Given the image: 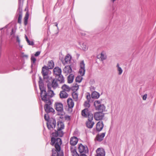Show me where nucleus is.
Masks as SVG:
<instances>
[{"mask_svg": "<svg viewBox=\"0 0 156 156\" xmlns=\"http://www.w3.org/2000/svg\"><path fill=\"white\" fill-rule=\"evenodd\" d=\"M62 144V139L59 138L56 139L52 137L50 144L52 146L54 145L55 149L52 150V154L51 156H64L63 153L61 151V145Z\"/></svg>", "mask_w": 156, "mask_h": 156, "instance_id": "obj_1", "label": "nucleus"}, {"mask_svg": "<svg viewBox=\"0 0 156 156\" xmlns=\"http://www.w3.org/2000/svg\"><path fill=\"white\" fill-rule=\"evenodd\" d=\"M48 90L47 92H46V88H45L42 92L40 93L41 97V99L43 101H45L47 102V101H51V98L53 97L55 95V94L53 90H51V87H47Z\"/></svg>", "mask_w": 156, "mask_h": 156, "instance_id": "obj_2", "label": "nucleus"}, {"mask_svg": "<svg viewBox=\"0 0 156 156\" xmlns=\"http://www.w3.org/2000/svg\"><path fill=\"white\" fill-rule=\"evenodd\" d=\"M57 130H55V132L51 133L52 137L55 138L57 137H62L64 134V133L62 130L65 128L64 123L62 121H58L57 122Z\"/></svg>", "mask_w": 156, "mask_h": 156, "instance_id": "obj_3", "label": "nucleus"}, {"mask_svg": "<svg viewBox=\"0 0 156 156\" xmlns=\"http://www.w3.org/2000/svg\"><path fill=\"white\" fill-rule=\"evenodd\" d=\"M80 69L79 70V73L80 76H78L76 78L75 81L76 82L79 83H80L83 77L82 76H83L85 73V64L83 60L81 61L80 64Z\"/></svg>", "mask_w": 156, "mask_h": 156, "instance_id": "obj_4", "label": "nucleus"}, {"mask_svg": "<svg viewBox=\"0 0 156 156\" xmlns=\"http://www.w3.org/2000/svg\"><path fill=\"white\" fill-rule=\"evenodd\" d=\"M23 0H18V8L16 14V17L18 16V23L19 24L21 23L22 17V7Z\"/></svg>", "mask_w": 156, "mask_h": 156, "instance_id": "obj_5", "label": "nucleus"}, {"mask_svg": "<svg viewBox=\"0 0 156 156\" xmlns=\"http://www.w3.org/2000/svg\"><path fill=\"white\" fill-rule=\"evenodd\" d=\"M46 82L47 83V87H52L53 89H55L59 87L57 81L55 78L52 79L50 77L47 79Z\"/></svg>", "mask_w": 156, "mask_h": 156, "instance_id": "obj_6", "label": "nucleus"}, {"mask_svg": "<svg viewBox=\"0 0 156 156\" xmlns=\"http://www.w3.org/2000/svg\"><path fill=\"white\" fill-rule=\"evenodd\" d=\"M101 102L100 101H95L94 102V106L96 110L103 112L105 111V107L104 104H101Z\"/></svg>", "mask_w": 156, "mask_h": 156, "instance_id": "obj_7", "label": "nucleus"}, {"mask_svg": "<svg viewBox=\"0 0 156 156\" xmlns=\"http://www.w3.org/2000/svg\"><path fill=\"white\" fill-rule=\"evenodd\" d=\"M46 104L44 106V109L45 111L47 114H48L50 112L55 113V111L50 106L52 104V102L51 101H47V102L45 101H43Z\"/></svg>", "mask_w": 156, "mask_h": 156, "instance_id": "obj_8", "label": "nucleus"}, {"mask_svg": "<svg viewBox=\"0 0 156 156\" xmlns=\"http://www.w3.org/2000/svg\"><path fill=\"white\" fill-rule=\"evenodd\" d=\"M56 122L55 119L51 118L47 123V125L48 129L52 130L55 128L56 126Z\"/></svg>", "mask_w": 156, "mask_h": 156, "instance_id": "obj_9", "label": "nucleus"}, {"mask_svg": "<svg viewBox=\"0 0 156 156\" xmlns=\"http://www.w3.org/2000/svg\"><path fill=\"white\" fill-rule=\"evenodd\" d=\"M55 109L58 112V115H63L64 113L63 105L60 102H56L55 103Z\"/></svg>", "mask_w": 156, "mask_h": 156, "instance_id": "obj_10", "label": "nucleus"}, {"mask_svg": "<svg viewBox=\"0 0 156 156\" xmlns=\"http://www.w3.org/2000/svg\"><path fill=\"white\" fill-rule=\"evenodd\" d=\"M49 68L46 66H44L42 68L41 73L44 78L46 79H48L50 77L48 75Z\"/></svg>", "mask_w": 156, "mask_h": 156, "instance_id": "obj_11", "label": "nucleus"}, {"mask_svg": "<svg viewBox=\"0 0 156 156\" xmlns=\"http://www.w3.org/2000/svg\"><path fill=\"white\" fill-rule=\"evenodd\" d=\"M81 115L83 117L86 118H88L94 115L91 111L87 108H85L82 111Z\"/></svg>", "mask_w": 156, "mask_h": 156, "instance_id": "obj_12", "label": "nucleus"}, {"mask_svg": "<svg viewBox=\"0 0 156 156\" xmlns=\"http://www.w3.org/2000/svg\"><path fill=\"white\" fill-rule=\"evenodd\" d=\"M78 149L79 151L80 154L86 153H88V150L87 146H84L82 144H79Z\"/></svg>", "mask_w": 156, "mask_h": 156, "instance_id": "obj_13", "label": "nucleus"}, {"mask_svg": "<svg viewBox=\"0 0 156 156\" xmlns=\"http://www.w3.org/2000/svg\"><path fill=\"white\" fill-rule=\"evenodd\" d=\"M104 114L102 112H96L94 113V117L96 120H101L103 119Z\"/></svg>", "mask_w": 156, "mask_h": 156, "instance_id": "obj_14", "label": "nucleus"}, {"mask_svg": "<svg viewBox=\"0 0 156 156\" xmlns=\"http://www.w3.org/2000/svg\"><path fill=\"white\" fill-rule=\"evenodd\" d=\"M94 115L88 118V120L86 121V125L87 127L90 129L92 128L94 124L93 120Z\"/></svg>", "mask_w": 156, "mask_h": 156, "instance_id": "obj_15", "label": "nucleus"}, {"mask_svg": "<svg viewBox=\"0 0 156 156\" xmlns=\"http://www.w3.org/2000/svg\"><path fill=\"white\" fill-rule=\"evenodd\" d=\"M67 102L68 105V110L70 112H72V108L74 106V103L71 98H69L67 100Z\"/></svg>", "mask_w": 156, "mask_h": 156, "instance_id": "obj_16", "label": "nucleus"}, {"mask_svg": "<svg viewBox=\"0 0 156 156\" xmlns=\"http://www.w3.org/2000/svg\"><path fill=\"white\" fill-rule=\"evenodd\" d=\"M71 57L69 54H68L66 55L64 58V61L61 59L62 63L64 65H65L67 64H69L70 63Z\"/></svg>", "mask_w": 156, "mask_h": 156, "instance_id": "obj_17", "label": "nucleus"}, {"mask_svg": "<svg viewBox=\"0 0 156 156\" xmlns=\"http://www.w3.org/2000/svg\"><path fill=\"white\" fill-rule=\"evenodd\" d=\"M97 154L95 156H105V152L104 149L102 148H99L96 150Z\"/></svg>", "mask_w": 156, "mask_h": 156, "instance_id": "obj_18", "label": "nucleus"}, {"mask_svg": "<svg viewBox=\"0 0 156 156\" xmlns=\"http://www.w3.org/2000/svg\"><path fill=\"white\" fill-rule=\"evenodd\" d=\"M72 71V69L71 65H67L63 69L64 73L67 75L71 73Z\"/></svg>", "mask_w": 156, "mask_h": 156, "instance_id": "obj_19", "label": "nucleus"}, {"mask_svg": "<svg viewBox=\"0 0 156 156\" xmlns=\"http://www.w3.org/2000/svg\"><path fill=\"white\" fill-rule=\"evenodd\" d=\"M104 124L102 121H99L96 124V130L98 132H100L103 129Z\"/></svg>", "mask_w": 156, "mask_h": 156, "instance_id": "obj_20", "label": "nucleus"}, {"mask_svg": "<svg viewBox=\"0 0 156 156\" xmlns=\"http://www.w3.org/2000/svg\"><path fill=\"white\" fill-rule=\"evenodd\" d=\"M78 142V139L77 137L73 136L70 138L69 143L71 145L74 146L77 144Z\"/></svg>", "mask_w": 156, "mask_h": 156, "instance_id": "obj_21", "label": "nucleus"}, {"mask_svg": "<svg viewBox=\"0 0 156 156\" xmlns=\"http://www.w3.org/2000/svg\"><path fill=\"white\" fill-rule=\"evenodd\" d=\"M55 78L57 81H59L60 83H64L65 80L62 74L55 76Z\"/></svg>", "mask_w": 156, "mask_h": 156, "instance_id": "obj_22", "label": "nucleus"}, {"mask_svg": "<svg viewBox=\"0 0 156 156\" xmlns=\"http://www.w3.org/2000/svg\"><path fill=\"white\" fill-rule=\"evenodd\" d=\"M105 132L103 133L100 134H98L96 136L95 139L99 142L102 141L105 137Z\"/></svg>", "mask_w": 156, "mask_h": 156, "instance_id": "obj_23", "label": "nucleus"}, {"mask_svg": "<svg viewBox=\"0 0 156 156\" xmlns=\"http://www.w3.org/2000/svg\"><path fill=\"white\" fill-rule=\"evenodd\" d=\"M53 72L55 76L61 74V69L58 67H56L53 69Z\"/></svg>", "mask_w": 156, "mask_h": 156, "instance_id": "obj_24", "label": "nucleus"}, {"mask_svg": "<svg viewBox=\"0 0 156 156\" xmlns=\"http://www.w3.org/2000/svg\"><path fill=\"white\" fill-rule=\"evenodd\" d=\"M70 151L72 153L73 156H80L79 154L77 152L76 147L71 146L70 147Z\"/></svg>", "mask_w": 156, "mask_h": 156, "instance_id": "obj_25", "label": "nucleus"}, {"mask_svg": "<svg viewBox=\"0 0 156 156\" xmlns=\"http://www.w3.org/2000/svg\"><path fill=\"white\" fill-rule=\"evenodd\" d=\"M39 87L40 89L41 92H42L43 89L45 87H44V84L41 78L39 77Z\"/></svg>", "mask_w": 156, "mask_h": 156, "instance_id": "obj_26", "label": "nucleus"}, {"mask_svg": "<svg viewBox=\"0 0 156 156\" xmlns=\"http://www.w3.org/2000/svg\"><path fill=\"white\" fill-rule=\"evenodd\" d=\"M60 97L61 98H67L68 94L65 91H61L59 94Z\"/></svg>", "mask_w": 156, "mask_h": 156, "instance_id": "obj_27", "label": "nucleus"}, {"mask_svg": "<svg viewBox=\"0 0 156 156\" xmlns=\"http://www.w3.org/2000/svg\"><path fill=\"white\" fill-rule=\"evenodd\" d=\"M100 96L99 93L96 91L93 92L91 94V97L92 98L98 99L99 97Z\"/></svg>", "mask_w": 156, "mask_h": 156, "instance_id": "obj_28", "label": "nucleus"}, {"mask_svg": "<svg viewBox=\"0 0 156 156\" xmlns=\"http://www.w3.org/2000/svg\"><path fill=\"white\" fill-rule=\"evenodd\" d=\"M100 58L102 61L105 60L106 59L107 55L105 51H102L101 53V56Z\"/></svg>", "mask_w": 156, "mask_h": 156, "instance_id": "obj_29", "label": "nucleus"}, {"mask_svg": "<svg viewBox=\"0 0 156 156\" xmlns=\"http://www.w3.org/2000/svg\"><path fill=\"white\" fill-rule=\"evenodd\" d=\"M74 75L73 74H70L68 77V82L70 83H72L74 79Z\"/></svg>", "mask_w": 156, "mask_h": 156, "instance_id": "obj_30", "label": "nucleus"}, {"mask_svg": "<svg viewBox=\"0 0 156 156\" xmlns=\"http://www.w3.org/2000/svg\"><path fill=\"white\" fill-rule=\"evenodd\" d=\"M62 88L63 90L62 91H67L69 92L70 91L71 88L69 86L66 85L64 84L62 87Z\"/></svg>", "mask_w": 156, "mask_h": 156, "instance_id": "obj_31", "label": "nucleus"}, {"mask_svg": "<svg viewBox=\"0 0 156 156\" xmlns=\"http://www.w3.org/2000/svg\"><path fill=\"white\" fill-rule=\"evenodd\" d=\"M54 66V63L53 60H51L48 62L47 67L50 69H52Z\"/></svg>", "mask_w": 156, "mask_h": 156, "instance_id": "obj_32", "label": "nucleus"}, {"mask_svg": "<svg viewBox=\"0 0 156 156\" xmlns=\"http://www.w3.org/2000/svg\"><path fill=\"white\" fill-rule=\"evenodd\" d=\"M31 68H32L36 61V58L33 55L31 56Z\"/></svg>", "mask_w": 156, "mask_h": 156, "instance_id": "obj_33", "label": "nucleus"}, {"mask_svg": "<svg viewBox=\"0 0 156 156\" xmlns=\"http://www.w3.org/2000/svg\"><path fill=\"white\" fill-rule=\"evenodd\" d=\"M72 96L73 99L75 101H77L78 99V94L77 93L75 92H73L72 93Z\"/></svg>", "mask_w": 156, "mask_h": 156, "instance_id": "obj_34", "label": "nucleus"}, {"mask_svg": "<svg viewBox=\"0 0 156 156\" xmlns=\"http://www.w3.org/2000/svg\"><path fill=\"white\" fill-rule=\"evenodd\" d=\"M90 101H84V103L83 104V105L84 107L85 108H87L88 109V108L90 107Z\"/></svg>", "mask_w": 156, "mask_h": 156, "instance_id": "obj_35", "label": "nucleus"}, {"mask_svg": "<svg viewBox=\"0 0 156 156\" xmlns=\"http://www.w3.org/2000/svg\"><path fill=\"white\" fill-rule=\"evenodd\" d=\"M29 16L28 13L27 12L24 18V23L25 25H26L27 24V21L28 19Z\"/></svg>", "mask_w": 156, "mask_h": 156, "instance_id": "obj_36", "label": "nucleus"}, {"mask_svg": "<svg viewBox=\"0 0 156 156\" xmlns=\"http://www.w3.org/2000/svg\"><path fill=\"white\" fill-rule=\"evenodd\" d=\"M71 90H72L73 91V92H76V91L78 90L79 89V85H78L77 84H76L75 86H73L71 88Z\"/></svg>", "mask_w": 156, "mask_h": 156, "instance_id": "obj_37", "label": "nucleus"}, {"mask_svg": "<svg viewBox=\"0 0 156 156\" xmlns=\"http://www.w3.org/2000/svg\"><path fill=\"white\" fill-rule=\"evenodd\" d=\"M117 67L118 68V71H119V74L121 75L122 72V68L119 66L118 63L117 64Z\"/></svg>", "mask_w": 156, "mask_h": 156, "instance_id": "obj_38", "label": "nucleus"}, {"mask_svg": "<svg viewBox=\"0 0 156 156\" xmlns=\"http://www.w3.org/2000/svg\"><path fill=\"white\" fill-rule=\"evenodd\" d=\"M86 98L87 99V101H90L91 99V97L90 94L89 93H87V94L86 95Z\"/></svg>", "mask_w": 156, "mask_h": 156, "instance_id": "obj_39", "label": "nucleus"}, {"mask_svg": "<svg viewBox=\"0 0 156 156\" xmlns=\"http://www.w3.org/2000/svg\"><path fill=\"white\" fill-rule=\"evenodd\" d=\"M16 32V30H15L13 28H12V29L11 32L10 33V35L12 36L13 37H14Z\"/></svg>", "mask_w": 156, "mask_h": 156, "instance_id": "obj_40", "label": "nucleus"}, {"mask_svg": "<svg viewBox=\"0 0 156 156\" xmlns=\"http://www.w3.org/2000/svg\"><path fill=\"white\" fill-rule=\"evenodd\" d=\"M44 118L45 120L48 122L49 121V117L48 114H45L44 115Z\"/></svg>", "mask_w": 156, "mask_h": 156, "instance_id": "obj_41", "label": "nucleus"}, {"mask_svg": "<svg viewBox=\"0 0 156 156\" xmlns=\"http://www.w3.org/2000/svg\"><path fill=\"white\" fill-rule=\"evenodd\" d=\"M27 42L29 45H33L34 44V43L33 41H30V40H29Z\"/></svg>", "mask_w": 156, "mask_h": 156, "instance_id": "obj_42", "label": "nucleus"}, {"mask_svg": "<svg viewBox=\"0 0 156 156\" xmlns=\"http://www.w3.org/2000/svg\"><path fill=\"white\" fill-rule=\"evenodd\" d=\"M16 38L17 41L18 43L19 44H20V40L18 36H16Z\"/></svg>", "mask_w": 156, "mask_h": 156, "instance_id": "obj_43", "label": "nucleus"}, {"mask_svg": "<svg viewBox=\"0 0 156 156\" xmlns=\"http://www.w3.org/2000/svg\"><path fill=\"white\" fill-rule=\"evenodd\" d=\"M41 52L40 51H37L35 54L34 56H39Z\"/></svg>", "mask_w": 156, "mask_h": 156, "instance_id": "obj_44", "label": "nucleus"}, {"mask_svg": "<svg viewBox=\"0 0 156 156\" xmlns=\"http://www.w3.org/2000/svg\"><path fill=\"white\" fill-rule=\"evenodd\" d=\"M22 56L23 57V58L25 57L27 58H28V55H27L24 54V53H23V52L22 53Z\"/></svg>", "mask_w": 156, "mask_h": 156, "instance_id": "obj_45", "label": "nucleus"}, {"mask_svg": "<svg viewBox=\"0 0 156 156\" xmlns=\"http://www.w3.org/2000/svg\"><path fill=\"white\" fill-rule=\"evenodd\" d=\"M84 44V43H83V44L82 45L83 47H82V48L83 50H85L87 49V48L86 46Z\"/></svg>", "mask_w": 156, "mask_h": 156, "instance_id": "obj_46", "label": "nucleus"}, {"mask_svg": "<svg viewBox=\"0 0 156 156\" xmlns=\"http://www.w3.org/2000/svg\"><path fill=\"white\" fill-rule=\"evenodd\" d=\"M147 94H144L143 97V99L144 100H145L147 98Z\"/></svg>", "mask_w": 156, "mask_h": 156, "instance_id": "obj_47", "label": "nucleus"}, {"mask_svg": "<svg viewBox=\"0 0 156 156\" xmlns=\"http://www.w3.org/2000/svg\"><path fill=\"white\" fill-rule=\"evenodd\" d=\"M8 27V25H6L5 27L2 28H0V30H2L3 29H6Z\"/></svg>", "mask_w": 156, "mask_h": 156, "instance_id": "obj_48", "label": "nucleus"}, {"mask_svg": "<svg viewBox=\"0 0 156 156\" xmlns=\"http://www.w3.org/2000/svg\"><path fill=\"white\" fill-rule=\"evenodd\" d=\"M65 119H68L69 120L70 119V116H69V115H67L65 116Z\"/></svg>", "mask_w": 156, "mask_h": 156, "instance_id": "obj_49", "label": "nucleus"}, {"mask_svg": "<svg viewBox=\"0 0 156 156\" xmlns=\"http://www.w3.org/2000/svg\"><path fill=\"white\" fill-rule=\"evenodd\" d=\"M65 114V112H64V113L63 115H60L61 116L60 117V118L61 119H63L64 118V115Z\"/></svg>", "mask_w": 156, "mask_h": 156, "instance_id": "obj_50", "label": "nucleus"}, {"mask_svg": "<svg viewBox=\"0 0 156 156\" xmlns=\"http://www.w3.org/2000/svg\"><path fill=\"white\" fill-rule=\"evenodd\" d=\"M86 153H83L81 154L80 155V156H87L86 154Z\"/></svg>", "mask_w": 156, "mask_h": 156, "instance_id": "obj_51", "label": "nucleus"}, {"mask_svg": "<svg viewBox=\"0 0 156 156\" xmlns=\"http://www.w3.org/2000/svg\"><path fill=\"white\" fill-rule=\"evenodd\" d=\"M25 38L26 39V40L27 41H28L29 40L28 38V37H27V35H25Z\"/></svg>", "mask_w": 156, "mask_h": 156, "instance_id": "obj_52", "label": "nucleus"}, {"mask_svg": "<svg viewBox=\"0 0 156 156\" xmlns=\"http://www.w3.org/2000/svg\"><path fill=\"white\" fill-rule=\"evenodd\" d=\"M55 23V26L56 27H57V28H58V23Z\"/></svg>", "mask_w": 156, "mask_h": 156, "instance_id": "obj_53", "label": "nucleus"}, {"mask_svg": "<svg viewBox=\"0 0 156 156\" xmlns=\"http://www.w3.org/2000/svg\"><path fill=\"white\" fill-rule=\"evenodd\" d=\"M76 55H77V58H78L79 57V56H80V54H76Z\"/></svg>", "mask_w": 156, "mask_h": 156, "instance_id": "obj_54", "label": "nucleus"}, {"mask_svg": "<svg viewBox=\"0 0 156 156\" xmlns=\"http://www.w3.org/2000/svg\"><path fill=\"white\" fill-rule=\"evenodd\" d=\"M19 46H20V47L21 48H22V46H21V45H20V44H19Z\"/></svg>", "mask_w": 156, "mask_h": 156, "instance_id": "obj_55", "label": "nucleus"}, {"mask_svg": "<svg viewBox=\"0 0 156 156\" xmlns=\"http://www.w3.org/2000/svg\"><path fill=\"white\" fill-rule=\"evenodd\" d=\"M113 9H114V7H113Z\"/></svg>", "mask_w": 156, "mask_h": 156, "instance_id": "obj_56", "label": "nucleus"}]
</instances>
